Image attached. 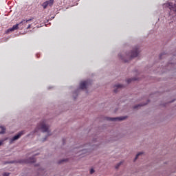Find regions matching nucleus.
Listing matches in <instances>:
<instances>
[{
    "mask_svg": "<svg viewBox=\"0 0 176 176\" xmlns=\"http://www.w3.org/2000/svg\"><path fill=\"white\" fill-rule=\"evenodd\" d=\"M141 105L140 104H138V105H136L134 107V109H137V108H138V107H140Z\"/></svg>",
    "mask_w": 176,
    "mask_h": 176,
    "instance_id": "aec40b11",
    "label": "nucleus"
},
{
    "mask_svg": "<svg viewBox=\"0 0 176 176\" xmlns=\"http://www.w3.org/2000/svg\"><path fill=\"white\" fill-rule=\"evenodd\" d=\"M142 153H138V154L136 155V157H135V160H134V162H135V160H137V159H138V157H139V156H141V155H142Z\"/></svg>",
    "mask_w": 176,
    "mask_h": 176,
    "instance_id": "2eb2a0df",
    "label": "nucleus"
},
{
    "mask_svg": "<svg viewBox=\"0 0 176 176\" xmlns=\"http://www.w3.org/2000/svg\"><path fill=\"white\" fill-rule=\"evenodd\" d=\"M0 129H1V131L0 132V134H5V131L6 129H5V127L3 126H1Z\"/></svg>",
    "mask_w": 176,
    "mask_h": 176,
    "instance_id": "9b49d317",
    "label": "nucleus"
},
{
    "mask_svg": "<svg viewBox=\"0 0 176 176\" xmlns=\"http://www.w3.org/2000/svg\"><path fill=\"white\" fill-rule=\"evenodd\" d=\"M133 80H137L136 78H129L126 82L127 83H131V82H133Z\"/></svg>",
    "mask_w": 176,
    "mask_h": 176,
    "instance_id": "f8f14e48",
    "label": "nucleus"
},
{
    "mask_svg": "<svg viewBox=\"0 0 176 176\" xmlns=\"http://www.w3.org/2000/svg\"><path fill=\"white\" fill-rule=\"evenodd\" d=\"M37 128L39 130H41V131H43V133H50L49 131V125L46 124V122L43 121L41 122L38 126Z\"/></svg>",
    "mask_w": 176,
    "mask_h": 176,
    "instance_id": "f257e3e1",
    "label": "nucleus"
},
{
    "mask_svg": "<svg viewBox=\"0 0 176 176\" xmlns=\"http://www.w3.org/2000/svg\"><path fill=\"white\" fill-rule=\"evenodd\" d=\"M3 176H9V175H10V173H4L3 174Z\"/></svg>",
    "mask_w": 176,
    "mask_h": 176,
    "instance_id": "dca6fc26",
    "label": "nucleus"
},
{
    "mask_svg": "<svg viewBox=\"0 0 176 176\" xmlns=\"http://www.w3.org/2000/svg\"><path fill=\"white\" fill-rule=\"evenodd\" d=\"M54 3V0H48L43 3L42 6L43 9H46L48 6L52 8Z\"/></svg>",
    "mask_w": 176,
    "mask_h": 176,
    "instance_id": "39448f33",
    "label": "nucleus"
},
{
    "mask_svg": "<svg viewBox=\"0 0 176 176\" xmlns=\"http://www.w3.org/2000/svg\"><path fill=\"white\" fill-rule=\"evenodd\" d=\"M63 162H65V160H63L62 161L59 162V164H61Z\"/></svg>",
    "mask_w": 176,
    "mask_h": 176,
    "instance_id": "4be33fe9",
    "label": "nucleus"
},
{
    "mask_svg": "<svg viewBox=\"0 0 176 176\" xmlns=\"http://www.w3.org/2000/svg\"><path fill=\"white\" fill-rule=\"evenodd\" d=\"M23 134H24V131L20 132L19 133L14 136L11 140V142H13V141H16V140H19V138H20V137H21Z\"/></svg>",
    "mask_w": 176,
    "mask_h": 176,
    "instance_id": "6e6552de",
    "label": "nucleus"
},
{
    "mask_svg": "<svg viewBox=\"0 0 176 176\" xmlns=\"http://www.w3.org/2000/svg\"><path fill=\"white\" fill-rule=\"evenodd\" d=\"M30 28H31V24H29L26 28L27 30H30Z\"/></svg>",
    "mask_w": 176,
    "mask_h": 176,
    "instance_id": "6ab92c4d",
    "label": "nucleus"
},
{
    "mask_svg": "<svg viewBox=\"0 0 176 176\" xmlns=\"http://www.w3.org/2000/svg\"><path fill=\"white\" fill-rule=\"evenodd\" d=\"M35 162H36V160L35 159V157H32L29 158L25 163H35Z\"/></svg>",
    "mask_w": 176,
    "mask_h": 176,
    "instance_id": "9d476101",
    "label": "nucleus"
},
{
    "mask_svg": "<svg viewBox=\"0 0 176 176\" xmlns=\"http://www.w3.org/2000/svg\"><path fill=\"white\" fill-rule=\"evenodd\" d=\"M122 164V162L119 163L116 166V168H119V166Z\"/></svg>",
    "mask_w": 176,
    "mask_h": 176,
    "instance_id": "f3484780",
    "label": "nucleus"
},
{
    "mask_svg": "<svg viewBox=\"0 0 176 176\" xmlns=\"http://www.w3.org/2000/svg\"><path fill=\"white\" fill-rule=\"evenodd\" d=\"M24 23H25V21H21L19 23L14 25L12 28H10L6 31V34H9V32H12V31H15V30H19V28L20 29V25Z\"/></svg>",
    "mask_w": 176,
    "mask_h": 176,
    "instance_id": "20e7f679",
    "label": "nucleus"
},
{
    "mask_svg": "<svg viewBox=\"0 0 176 176\" xmlns=\"http://www.w3.org/2000/svg\"><path fill=\"white\" fill-rule=\"evenodd\" d=\"M90 174H94V169L90 170Z\"/></svg>",
    "mask_w": 176,
    "mask_h": 176,
    "instance_id": "a211bd4d",
    "label": "nucleus"
},
{
    "mask_svg": "<svg viewBox=\"0 0 176 176\" xmlns=\"http://www.w3.org/2000/svg\"><path fill=\"white\" fill-rule=\"evenodd\" d=\"M79 152H82L83 153H87L88 150L86 148L80 149Z\"/></svg>",
    "mask_w": 176,
    "mask_h": 176,
    "instance_id": "ddd939ff",
    "label": "nucleus"
},
{
    "mask_svg": "<svg viewBox=\"0 0 176 176\" xmlns=\"http://www.w3.org/2000/svg\"><path fill=\"white\" fill-rule=\"evenodd\" d=\"M114 87H116V89H122V87H123V85L118 84L117 85H115Z\"/></svg>",
    "mask_w": 176,
    "mask_h": 176,
    "instance_id": "4468645a",
    "label": "nucleus"
},
{
    "mask_svg": "<svg viewBox=\"0 0 176 176\" xmlns=\"http://www.w3.org/2000/svg\"><path fill=\"white\" fill-rule=\"evenodd\" d=\"M44 141H46V139H44V140H43V142H44Z\"/></svg>",
    "mask_w": 176,
    "mask_h": 176,
    "instance_id": "b1692460",
    "label": "nucleus"
},
{
    "mask_svg": "<svg viewBox=\"0 0 176 176\" xmlns=\"http://www.w3.org/2000/svg\"><path fill=\"white\" fill-rule=\"evenodd\" d=\"M114 93H118V89H114Z\"/></svg>",
    "mask_w": 176,
    "mask_h": 176,
    "instance_id": "5701e85b",
    "label": "nucleus"
},
{
    "mask_svg": "<svg viewBox=\"0 0 176 176\" xmlns=\"http://www.w3.org/2000/svg\"><path fill=\"white\" fill-rule=\"evenodd\" d=\"M126 119V117H118V118H109V120H111L112 122L115 121H121V120H124Z\"/></svg>",
    "mask_w": 176,
    "mask_h": 176,
    "instance_id": "1a4fd4ad",
    "label": "nucleus"
},
{
    "mask_svg": "<svg viewBox=\"0 0 176 176\" xmlns=\"http://www.w3.org/2000/svg\"><path fill=\"white\" fill-rule=\"evenodd\" d=\"M2 144H3V140L0 141V146H1V145H2Z\"/></svg>",
    "mask_w": 176,
    "mask_h": 176,
    "instance_id": "412c9836",
    "label": "nucleus"
},
{
    "mask_svg": "<svg viewBox=\"0 0 176 176\" xmlns=\"http://www.w3.org/2000/svg\"><path fill=\"white\" fill-rule=\"evenodd\" d=\"M138 54H140V47H138V46H136L133 48L131 54L127 55V56H128V57H130L131 58H134V57H137L138 56Z\"/></svg>",
    "mask_w": 176,
    "mask_h": 176,
    "instance_id": "7ed1b4c3",
    "label": "nucleus"
},
{
    "mask_svg": "<svg viewBox=\"0 0 176 176\" xmlns=\"http://www.w3.org/2000/svg\"><path fill=\"white\" fill-rule=\"evenodd\" d=\"M87 86H89V81H82L80 83V89H86V87H87Z\"/></svg>",
    "mask_w": 176,
    "mask_h": 176,
    "instance_id": "0eeeda50",
    "label": "nucleus"
},
{
    "mask_svg": "<svg viewBox=\"0 0 176 176\" xmlns=\"http://www.w3.org/2000/svg\"><path fill=\"white\" fill-rule=\"evenodd\" d=\"M22 21H25V23H22L21 25H19L20 30H23V28H25V27H27V24H28L30 21H32V19H30L28 20H23Z\"/></svg>",
    "mask_w": 176,
    "mask_h": 176,
    "instance_id": "423d86ee",
    "label": "nucleus"
},
{
    "mask_svg": "<svg viewBox=\"0 0 176 176\" xmlns=\"http://www.w3.org/2000/svg\"><path fill=\"white\" fill-rule=\"evenodd\" d=\"M167 8H169V16H173V14H176V6L173 3H168L166 4Z\"/></svg>",
    "mask_w": 176,
    "mask_h": 176,
    "instance_id": "f03ea898",
    "label": "nucleus"
}]
</instances>
